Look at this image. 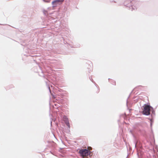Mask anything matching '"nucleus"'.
<instances>
[{
  "label": "nucleus",
  "mask_w": 158,
  "mask_h": 158,
  "mask_svg": "<svg viewBox=\"0 0 158 158\" xmlns=\"http://www.w3.org/2000/svg\"><path fill=\"white\" fill-rule=\"evenodd\" d=\"M64 0H56L52 2V4L53 5L54 7L56 6L58 2H62L64 1Z\"/></svg>",
  "instance_id": "3"
},
{
  "label": "nucleus",
  "mask_w": 158,
  "mask_h": 158,
  "mask_svg": "<svg viewBox=\"0 0 158 158\" xmlns=\"http://www.w3.org/2000/svg\"><path fill=\"white\" fill-rule=\"evenodd\" d=\"M68 127L69 128H70V125H69V122H67L66 123Z\"/></svg>",
  "instance_id": "4"
},
{
  "label": "nucleus",
  "mask_w": 158,
  "mask_h": 158,
  "mask_svg": "<svg viewBox=\"0 0 158 158\" xmlns=\"http://www.w3.org/2000/svg\"><path fill=\"white\" fill-rule=\"evenodd\" d=\"M92 149V148L90 147H89L88 148V150H91Z\"/></svg>",
  "instance_id": "5"
},
{
  "label": "nucleus",
  "mask_w": 158,
  "mask_h": 158,
  "mask_svg": "<svg viewBox=\"0 0 158 158\" xmlns=\"http://www.w3.org/2000/svg\"><path fill=\"white\" fill-rule=\"evenodd\" d=\"M151 108V107L149 105H145L143 112V114L147 115H149Z\"/></svg>",
  "instance_id": "2"
},
{
  "label": "nucleus",
  "mask_w": 158,
  "mask_h": 158,
  "mask_svg": "<svg viewBox=\"0 0 158 158\" xmlns=\"http://www.w3.org/2000/svg\"><path fill=\"white\" fill-rule=\"evenodd\" d=\"M79 153L83 158H86L90 153V152L87 149H81L79 151Z\"/></svg>",
  "instance_id": "1"
}]
</instances>
